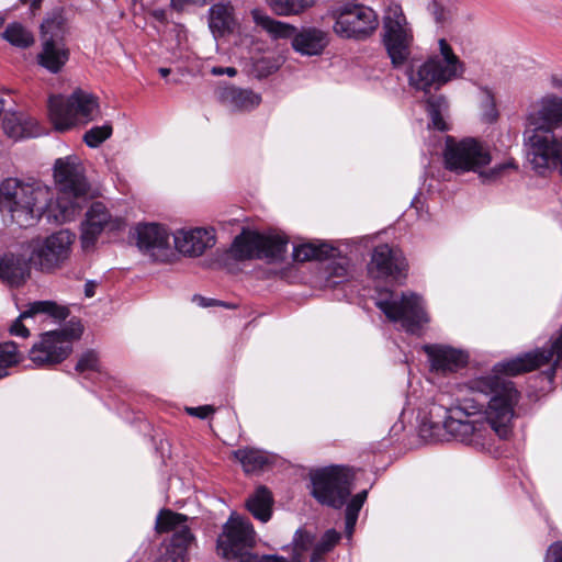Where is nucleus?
<instances>
[{"label": "nucleus", "mask_w": 562, "mask_h": 562, "mask_svg": "<svg viewBox=\"0 0 562 562\" xmlns=\"http://www.w3.org/2000/svg\"><path fill=\"white\" fill-rule=\"evenodd\" d=\"M546 562H562L561 541H557L549 547L546 555Z\"/></svg>", "instance_id": "obj_49"}, {"label": "nucleus", "mask_w": 562, "mask_h": 562, "mask_svg": "<svg viewBox=\"0 0 562 562\" xmlns=\"http://www.w3.org/2000/svg\"><path fill=\"white\" fill-rule=\"evenodd\" d=\"M186 412L193 417L205 419L215 413L212 405H202L198 407H186Z\"/></svg>", "instance_id": "obj_48"}, {"label": "nucleus", "mask_w": 562, "mask_h": 562, "mask_svg": "<svg viewBox=\"0 0 562 562\" xmlns=\"http://www.w3.org/2000/svg\"><path fill=\"white\" fill-rule=\"evenodd\" d=\"M424 351L428 357L430 371L449 374L464 368L469 356L462 350L443 345H426Z\"/></svg>", "instance_id": "obj_21"}, {"label": "nucleus", "mask_w": 562, "mask_h": 562, "mask_svg": "<svg viewBox=\"0 0 562 562\" xmlns=\"http://www.w3.org/2000/svg\"><path fill=\"white\" fill-rule=\"evenodd\" d=\"M99 355L95 350L92 349L83 352L75 367V370L80 374L86 373L88 371H99Z\"/></svg>", "instance_id": "obj_43"}, {"label": "nucleus", "mask_w": 562, "mask_h": 562, "mask_svg": "<svg viewBox=\"0 0 562 562\" xmlns=\"http://www.w3.org/2000/svg\"><path fill=\"white\" fill-rule=\"evenodd\" d=\"M43 34V47L38 54V64L50 71L57 74L66 65L69 59V50L65 46L61 38H58L59 33L63 30V18L59 14H55L52 18H47L41 24Z\"/></svg>", "instance_id": "obj_15"}, {"label": "nucleus", "mask_w": 562, "mask_h": 562, "mask_svg": "<svg viewBox=\"0 0 562 562\" xmlns=\"http://www.w3.org/2000/svg\"><path fill=\"white\" fill-rule=\"evenodd\" d=\"M334 16V32L341 38L366 41L379 27L376 12L362 3H345L336 9Z\"/></svg>", "instance_id": "obj_9"}, {"label": "nucleus", "mask_w": 562, "mask_h": 562, "mask_svg": "<svg viewBox=\"0 0 562 562\" xmlns=\"http://www.w3.org/2000/svg\"><path fill=\"white\" fill-rule=\"evenodd\" d=\"M350 471L333 465L312 475L313 496L323 505L340 508L350 495Z\"/></svg>", "instance_id": "obj_11"}, {"label": "nucleus", "mask_w": 562, "mask_h": 562, "mask_svg": "<svg viewBox=\"0 0 562 562\" xmlns=\"http://www.w3.org/2000/svg\"><path fill=\"white\" fill-rule=\"evenodd\" d=\"M21 1H22L23 3H25V2H26V0H21Z\"/></svg>", "instance_id": "obj_62"}, {"label": "nucleus", "mask_w": 562, "mask_h": 562, "mask_svg": "<svg viewBox=\"0 0 562 562\" xmlns=\"http://www.w3.org/2000/svg\"><path fill=\"white\" fill-rule=\"evenodd\" d=\"M188 517L183 514L175 513L170 509H162L157 516L156 529L158 532H170L179 530L187 526Z\"/></svg>", "instance_id": "obj_38"}, {"label": "nucleus", "mask_w": 562, "mask_h": 562, "mask_svg": "<svg viewBox=\"0 0 562 562\" xmlns=\"http://www.w3.org/2000/svg\"><path fill=\"white\" fill-rule=\"evenodd\" d=\"M271 10L278 15L299 14L313 7V0H266Z\"/></svg>", "instance_id": "obj_37"}, {"label": "nucleus", "mask_w": 562, "mask_h": 562, "mask_svg": "<svg viewBox=\"0 0 562 562\" xmlns=\"http://www.w3.org/2000/svg\"><path fill=\"white\" fill-rule=\"evenodd\" d=\"M265 562H302V559L297 555H293L291 560L281 555H263Z\"/></svg>", "instance_id": "obj_53"}, {"label": "nucleus", "mask_w": 562, "mask_h": 562, "mask_svg": "<svg viewBox=\"0 0 562 562\" xmlns=\"http://www.w3.org/2000/svg\"><path fill=\"white\" fill-rule=\"evenodd\" d=\"M2 37L19 48H27L34 44L32 32L18 22L9 24L2 33Z\"/></svg>", "instance_id": "obj_35"}, {"label": "nucleus", "mask_w": 562, "mask_h": 562, "mask_svg": "<svg viewBox=\"0 0 562 562\" xmlns=\"http://www.w3.org/2000/svg\"><path fill=\"white\" fill-rule=\"evenodd\" d=\"M272 504V495L266 486H259L246 502L248 510L262 522H267L270 519Z\"/></svg>", "instance_id": "obj_29"}, {"label": "nucleus", "mask_w": 562, "mask_h": 562, "mask_svg": "<svg viewBox=\"0 0 562 562\" xmlns=\"http://www.w3.org/2000/svg\"><path fill=\"white\" fill-rule=\"evenodd\" d=\"M404 259L386 245H379L373 249L368 272L374 279L393 278L398 280L404 277Z\"/></svg>", "instance_id": "obj_20"}, {"label": "nucleus", "mask_w": 562, "mask_h": 562, "mask_svg": "<svg viewBox=\"0 0 562 562\" xmlns=\"http://www.w3.org/2000/svg\"><path fill=\"white\" fill-rule=\"evenodd\" d=\"M336 249L326 243H306L294 247L293 258L304 262L308 260H323L331 257Z\"/></svg>", "instance_id": "obj_31"}, {"label": "nucleus", "mask_w": 562, "mask_h": 562, "mask_svg": "<svg viewBox=\"0 0 562 562\" xmlns=\"http://www.w3.org/2000/svg\"><path fill=\"white\" fill-rule=\"evenodd\" d=\"M255 530L249 520L231 515L217 538V551L232 562L250 554L255 547Z\"/></svg>", "instance_id": "obj_13"}, {"label": "nucleus", "mask_w": 562, "mask_h": 562, "mask_svg": "<svg viewBox=\"0 0 562 562\" xmlns=\"http://www.w3.org/2000/svg\"><path fill=\"white\" fill-rule=\"evenodd\" d=\"M192 301L202 307L217 306L223 308L224 311L233 312L239 315L246 313V311L241 308V306L238 303L235 302H224L215 299H207L198 294L193 295Z\"/></svg>", "instance_id": "obj_42"}, {"label": "nucleus", "mask_w": 562, "mask_h": 562, "mask_svg": "<svg viewBox=\"0 0 562 562\" xmlns=\"http://www.w3.org/2000/svg\"><path fill=\"white\" fill-rule=\"evenodd\" d=\"M382 44L394 68L403 67L414 43V32L403 8L397 2H390L382 18Z\"/></svg>", "instance_id": "obj_5"}, {"label": "nucleus", "mask_w": 562, "mask_h": 562, "mask_svg": "<svg viewBox=\"0 0 562 562\" xmlns=\"http://www.w3.org/2000/svg\"><path fill=\"white\" fill-rule=\"evenodd\" d=\"M20 308L19 316H35L43 314L45 316H69L71 313L68 306H59L53 301H35L24 305L25 308Z\"/></svg>", "instance_id": "obj_32"}, {"label": "nucleus", "mask_w": 562, "mask_h": 562, "mask_svg": "<svg viewBox=\"0 0 562 562\" xmlns=\"http://www.w3.org/2000/svg\"><path fill=\"white\" fill-rule=\"evenodd\" d=\"M314 542V536L304 529H299L293 539L294 555L301 558V553L307 551Z\"/></svg>", "instance_id": "obj_45"}, {"label": "nucleus", "mask_w": 562, "mask_h": 562, "mask_svg": "<svg viewBox=\"0 0 562 562\" xmlns=\"http://www.w3.org/2000/svg\"><path fill=\"white\" fill-rule=\"evenodd\" d=\"M288 239L280 235H262L243 229L234 238L229 252L237 260L268 259L278 261L286 251Z\"/></svg>", "instance_id": "obj_10"}, {"label": "nucleus", "mask_w": 562, "mask_h": 562, "mask_svg": "<svg viewBox=\"0 0 562 562\" xmlns=\"http://www.w3.org/2000/svg\"><path fill=\"white\" fill-rule=\"evenodd\" d=\"M325 553L319 552L317 548H314L310 562H323V555Z\"/></svg>", "instance_id": "obj_56"}, {"label": "nucleus", "mask_w": 562, "mask_h": 562, "mask_svg": "<svg viewBox=\"0 0 562 562\" xmlns=\"http://www.w3.org/2000/svg\"><path fill=\"white\" fill-rule=\"evenodd\" d=\"M74 237L69 231L61 229L45 238L36 237L25 241L22 249L35 269L50 272L68 259Z\"/></svg>", "instance_id": "obj_8"}, {"label": "nucleus", "mask_w": 562, "mask_h": 562, "mask_svg": "<svg viewBox=\"0 0 562 562\" xmlns=\"http://www.w3.org/2000/svg\"><path fill=\"white\" fill-rule=\"evenodd\" d=\"M368 492L364 490L356 494L346 507V529L349 533L352 532L357 522L359 512L367 499Z\"/></svg>", "instance_id": "obj_40"}, {"label": "nucleus", "mask_w": 562, "mask_h": 562, "mask_svg": "<svg viewBox=\"0 0 562 562\" xmlns=\"http://www.w3.org/2000/svg\"><path fill=\"white\" fill-rule=\"evenodd\" d=\"M329 33L314 26L302 27L292 41L295 52L304 56H318L329 44Z\"/></svg>", "instance_id": "obj_23"}, {"label": "nucleus", "mask_w": 562, "mask_h": 562, "mask_svg": "<svg viewBox=\"0 0 562 562\" xmlns=\"http://www.w3.org/2000/svg\"><path fill=\"white\" fill-rule=\"evenodd\" d=\"M340 540V533L335 529L327 530L322 539L317 542L315 548L318 549L319 552L327 553L338 543Z\"/></svg>", "instance_id": "obj_46"}, {"label": "nucleus", "mask_w": 562, "mask_h": 562, "mask_svg": "<svg viewBox=\"0 0 562 562\" xmlns=\"http://www.w3.org/2000/svg\"><path fill=\"white\" fill-rule=\"evenodd\" d=\"M212 74L215 76L227 75L229 77H234L237 74V69L234 67H213Z\"/></svg>", "instance_id": "obj_54"}, {"label": "nucleus", "mask_w": 562, "mask_h": 562, "mask_svg": "<svg viewBox=\"0 0 562 562\" xmlns=\"http://www.w3.org/2000/svg\"><path fill=\"white\" fill-rule=\"evenodd\" d=\"M194 541L188 526H182L176 530L171 537L170 544L167 547L166 552L160 557V562H183L184 557Z\"/></svg>", "instance_id": "obj_27"}, {"label": "nucleus", "mask_w": 562, "mask_h": 562, "mask_svg": "<svg viewBox=\"0 0 562 562\" xmlns=\"http://www.w3.org/2000/svg\"><path fill=\"white\" fill-rule=\"evenodd\" d=\"M85 330L79 318H71L59 328L40 335L29 351V358L37 368H52L65 361L72 352V345Z\"/></svg>", "instance_id": "obj_4"}, {"label": "nucleus", "mask_w": 562, "mask_h": 562, "mask_svg": "<svg viewBox=\"0 0 562 562\" xmlns=\"http://www.w3.org/2000/svg\"><path fill=\"white\" fill-rule=\"evenodd\" d=\"M113 132L112 125L105 123L102 126H93L83 135V142L88 147L95 148L111 137Z\"/></svg>", "instance_id": "obj_41"}, {"label": "nucleus", "mask_w": 562, "mask_h": 562, "mask_svg": "<svg viewBox=\"0 0 562 562\" xmlns=\"http://www.w3.org/2000/svg\"><path fill=\"white\" fill-rule=\"evenodd\" d=\"M9 333L12 336L26 338L30 336L29 328L22 323V318H16L9 327Z\"/></svg>", "instance_id": "obj_50"}, {"label": "nucleus", "mask_w": 562, "mask_h": 562, "mask_svg": "<svg viewBox=\"0 0 562 562\" xmlns=\"http://www.w3.org/2000/svg\"><path fill=\"white\" fill-rule=\"evenodd\" d=\"M233 457L241 464L246 473L262 470L269 462V457L262 450L256 448H241L233 451Z\"/></svg>", "instance_id": "obj_30"}, {"label": "nucleus", "mask_w": 562, "mask_h": 562, "mask_svg": "<svg viewBox=\"0 0 562 562\" xmlns=\"http://www.w3.org/2000/svg\"><path fill=\"white\" fill-rule=\"evenodd\" d=\"M562 361V329L557 338L551 340L549 348H536L515 358L496 363L493 372L508 376H516L550 364L546 371L547 378L552 381Z\"/></svg>", "instance_id": "obj_7"}, {"label": "nucleus", "mask_w": 562, "mask_h": 562, "mask_svg": "<svg viewBox=\"0 0 562 562\" xmlns=\"http://www.w3.org/2000/svg\"><path fill=\"white\" fill-rule=\"evenodd\" d=\"M153 15L160 22L166 21V12L164 10H155Z\"/></svg>", "instance_id": "obj_57"}, {"label": "nucleus", "mask_w": 562, "mask_h": 562, "mask_svg": "<svg viewBox=\"0 0 562 562\" xmlns=\"http://www.w3.org/2000/svg\"><path fill=\"white\" fill-rule=\"evenodd\" d=\"M4 19L0 16V27L3 25Z\"/></svg>", "instance_id": "obj_60"}, {"label": "nucleus", "mask_w": 562, "mask_h": 562, "mask_svg": "<svg viewBox=\"0 0 562 562\" xmlns=\"http://www.w3.org/2000/svg\"><path fill=\"white\" fill-rule=\"evenodd\" d=\"M427 112L430 117V125L440 132L447 131L448 125L442 113L448 108L447 99L443 95H430L426 100Z\"/></svg>", "instance_id": "obj_34"}, {"label": "nucleus", "mask_w": 562, "mask_h": 562, "mask_svg": "<svg viewBox=\"0 0 562 562\" xmlns=\"http://www.w3.org/2000/svg\"><path fill=\"white\" fill-rule=\"evenodd\" d=\"M428 11L432 15L435 22L440 25L447 23L452 15L451 10L445 7L439 0H431L428 4Z\"/></svg>", "instance_id": "obj_44"}, {"label": "nucleus", "mask_w": 562, "mask_h": 562, "mask_svg": "<svg viewBox=\"0 0 562 562\" xmlns=\"http://www.w3.org/2000/svg\"><path fill=\"white\" fill-rule=\"evenodd\" d=\"M211 0H170V4L177 11H181L188 3L204 5Z\"/></svg>", "instance_id": "obj_51"}, {"label": "nucleus", "mask_w": 562, "mask_h": 562, "mask_svg": "<svg viewBox=\"0 0 562 562\" xmlns=\"http://www.w3.org/2000/svg\"><path fill=\"white\" fill-rule=\"evenodd\" d=\"M216 95L222 104L235 111H250L261 102L260 94L250 89H241L235 86L220 87Z\"/></svg>", "instance_id": "obj_25"}, {"label": "nucleus", "mask_w": 562, "mask_h": 562, "mask_svg": "<svg viewBox=\"0 0 562 562\" xmlns=\"http://www.w3.org/2000/svg\"><path fill=\"white\" fill-rule=\"evenodd\" d=\"M23 359L18 345L13 341L0 344V379L9 374L11 367L18 366Z\"/></svg>", "instance_id": "obj_36"}, {"label": "nucleus", "mask_w": 562, "mask_h": 562, "mask_svg": "<svg viewBox=\"0 0 562 562\" xmlns=\"http://www.w3.org/2000/svg\"><path fill=\"white\" fill-rule=\"evenodd\" d=\"M159 74L162 77H167L170 74V69L169 68H159Z\"/></svg>", "instance_id": "obj_59"}, {"label": "nucleus", "mask_w": 562, "mask_h": 562, "mask_svg": "<svg viewBox=\"0 0 562 562\" xmlns=\"http://www.w3.org/2000/svg\"><path fill=\"white\" fill-rule=\"evenodd\" d=\"M98 110V98L81 89H76L67 98L52 95L48 99V117L58 132H66L80 122L92 121Z\"/></svg>", "instance_id": "obj_6"}, {"label": "nucleus", "mask_w": 562, "mask_h": 562, "mask_svg": "<svg viewBox=\"0 0 562 562\" xmlns=\"http://www.w3.org/2000/svg\"><path fill=\"white\" fill-rule=\"evenodd\" d=\"M232 23V7L218 3L210 9V27L213 32L224 34L231 30Z\"/></svg>", "instance_id": "obj_33"}, {"label": "nucleus", "mask_w": 562, "mask_h": 562, "mask_svg": "<svg viewBox=\"0 0 562 562\" xmlns=\"http://www.w3.org/2000/svg\"><path fill=\"white\" fill-rule=\"evenodd\" d=\"M50 200L47 187L40 182L25 183L7 179L0 186V204L8 209L20 227L32 226L38 221Z\"/></svg>", "instance_id": "obj_3"}, {"label": "nucleus", "mask_w": 562, "mask_h": 562, "mask_svg": "<svg viewBox=\"0 0 562 562\" xmlns=\"http://www.w3.org/2000/svg\"><path fill=\"white\" fill-rule=\"evenodd\" d=\"M43 0H32L31 2V10L34 12L35 10H38L41 8Z\"/></svg>", "instance_id": "obj_58"}, {"label": "nucleus", "mask_w": 562, "mask_h": 562, "mask_svg": "<svg viewBox=\"0 0 562 562\" xmlns=\"http://www.w3.org/2000/svg\"><path fill=\"white\" fill-rule=\"evenodd\" d=\"M97 283L93 282V281H88L86 284H85V295L87 297H92L95 293V288H97Z\"/></svg>", "instance_id": "obj_55"}, {"label": "nucleus", "mask_w": 562, "mask_h": 562, "mask_svg": "<svg viewBox=\"0 0 562 562\" xmlns=\"http://www.w3.org/2000/svg\"><path fill=\"white\" fill-rule=\"evenodd\" d=\"M524 136L529 161L538 173L544 175L551 168L558 167L562 156V140L558 139L552 131L537 126L527 128Z\"/></svg>", "instance_id": "obj_12"}, {"label": "nucleus", "mask_w": 562, "mask_h": 562, "mask_svg": "<svg viewBox=\"0 0 562 562\" xmlns=\"http://www.w3.org/2000/svg\"><path fill=\"white\" fill-rule=\"evenodd\" d=\"M125 226V221L122 217L112 216L102 202H92L81 224L80 240L82 248L86 250L92 248L102 232H117L124 229Z\"/></svg>", "instance_id": "obj_16"}, {"label": "nucleus", "mask_w": 562, "mask_h": 562, "mask_svg": "<svg viewBox=\"0 0 562 562\" xmlns=\"http://www.w3.org/2000/svg\"><path fill=\"white\" fill-rule=\"evenodd\" d=\"M395 324H398L401 328L412 334H417L420 329L419 321L422 318H389Z\"/></svg>", "instance_id": "obj_47"}, {"label": "nucleus", "mask_w": 562, "mask_h": 562, "mask_svg": "<svg viewBox=\"0 0 562 562\" xmlns=\"http://www.w3.org/2000/svg\"><path fill=\"white\" fill-rule=\"evenodd\" d=\"M375 305L384 316H425V303L422 296L415 293H397L384 289L379 291Z\"/></svg>", "instance_id": "obj_18"}, {"label": "nucleus", "mask_w": 562, "mask_h": 562, "mask_svg": "<svg viewBox=\"0 0 562 562\" xmlns=\"http://www.w3.org/2000/svg\"><path fill=\"white\" fill-rule=\"evenodd\" d=\"M529 125L537 127L543 126L552 131V128L562 125V98H547L542 101L537 113L528 117Z\"/></svg>", "instance_id": "obj_26"}, {"label": "nucleus", "mask_w": 562, "mask_h": 562, "mask_svg": "<svg viewBox=\"0 0 562 562\" xmlns=\"http://www.w3.org/2000/svg\"><path fill=\"white\" fill-rule=\"evenodd\" d=\"M557 87H562V81H555Z\"/></svg>", "instance_id": "obj_61"}, {"label": "nucleus", "mask_w": 562, "mask_h": 562, "mask_svg": "<svg viewBox=\"0 0 562 562\" xmlns=\"http://www.w3.org/2000/svg\"><path fill=\"white\" fill-rule=\"evenodd\" d=\"M54 179L58 191L67 196L79 198L89 191L85 169L76 156L58 158L55 161Z\"/></svg>", "instance_id": "obj_17"}, {"label": "nucleus", "mask_w": 562, "mask_h": 562, "mask_svg": "<svg viewBox=\"0 0 562 562\" xmlns=\"http://www.w3.org/2000/svg\"><path fill=\"white\" fill-rule=\"evenodd\" d=\"M443 160L446 168L457 173L476 172L491 162V155L487 148L474 138H465L458 143L449 139L443 151Z\"/></svg>", "instance_id": "obj_14"}, {"label": "nucleus", "mask_w": 562, "mask_h": 562, "mask_svg": "<svg viewBox=\"0 0 562 562\" xmlns=\"http://www.w3.org/2000/svg\"><path fill=\"white\" fill-rule=\"evenodd\" d=\"M32 263L27 255H24L22 245L20 252L5 255L0 259V279L13 286L23 284L31 274Z\"/></svg>", "instance_id": "obj_24"}, {"label": "nucleus", "mask_w": 562, "mask_h": 562, "mask_svg": "<svg viewBox=\"0 0 562 562\" xmlns=\"http://www.w3.org/2000/svg\"><path fill=\"white\" fill-rule=\"evenodd\" d=\"M136 244L140 251L148 255L154 261H165L169 252V234L158 224L138 225L136 228Z\"/></svg>", "instance_id": "obj_19"}, {"label": "nucleus", "mask_w": 562, "mask_h": 562, "mask_svg": "<svg viewBox=\"0 0 562 562\" xmlns=\"http://www.w3.org/2000/svg\"><path fill=\"white\" fill-rule=\"evenodd\" d=\"M499 373L475 378L467 387L470 396L447 409L443 428L456 440L484 447L496 435L507 439L513 431L515 407L520 392Z\"/></svg>", "instance_id": "obj_1"}, {"label": "nucleus", "mask_w": 562, "mask_h": 562, "mask_svg": "<svg viewBox=\"0 0 562 562\" xmlns=\"http://www.w3.org/2000/svg\"><path fill=\"white\" fill-rule=\"evenodd\" d=\"M214 245L215 235L213 229H181L175 234V246L184 256L199 257Z\"/></svg>", "instance_id": "obj_22"}, {"label": "nucleus", "mask_w": 562, "mask_h": 562, "mask_svg": "<svg viewBox=\"0 0 562 562\" xmlns=\"http://www.w3.org/2000/svg\"><path fill=\"white\" fill-rule=\"evenodd\" d=\"M29 125H33V123L31 121L22 122L15 114L5 116L2 123L4 133L13 139L31 137L32 133L27 128Z\"/></svg>", "instance_id": "obj_39"}, {"label": "nucleus", "mask_w": 562, "mask_h": 562, "mask_svg": "<svg viewBox=\"0 0 562 562\" xmlns=\"http://www.w3.org/2000/svg\"><path fill=\"white\" fill-rule=\"evenodd\" d=\"M251 15L255 23L261 26L273 40L291 38L293 41L297 30L294 25L273 20L259 9H254Z\"/></svg>", "instance_id": "obj_28"}, {"label": "nucleus", "mask_w": 562, "mask_h": 562, "mask_svg": "<svg viewBox=\"0 0 562 562\" xmlns=\"http://www.w3.org/2000/svg\"><path fill=\"white\" fill-rule=\"evenodd\" d=\"M438 46L439 54H432L422 61L411 63L407 79L413 89L429 93L463 76L465 65L447 40L440 38Z\"/></svg>", "instance_id": "obj_2"}, {"label": "nucleus", "mask_w": 562, "mask_h": 562, "mask_svg": "<svg viewBox=\"0 0 562 562\" xmlns=\"http://www.w3.org/2000/svg\"><path fill=\"white\" fill-rule=\"evenodd\" d=\"M507 168H517V166L515 165V162L513 160L510 161H507V162H504V164H501L496 167H494L491 172L487 175V178H496L497 176L501 175V172Z\"/></svg>", "instance_id": "obj_52"}]
</instances>
